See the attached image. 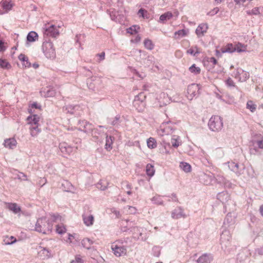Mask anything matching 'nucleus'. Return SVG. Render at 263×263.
Instances as JSON below:
<instances>
[{"instance_id":"obj_9","label":"nucleus","mask_w":263,"mask_h":263,"mask_svg":"<svg viewBox=\"0 0 263 263\" xmlns=\"http://www.w3.org/2000/svg\"><path fill=\"white\" fill-rule=\"evenodd\" d=\"M143 230L139 227H135L130 229V232L133 233V237L136 240H145L146 239L145 235L142 233Z\"/></svg>"},{"instance_id":"obj_18","label":"nucleus","mask_w":263,"mask_h":263,"mask_svg":"<svg viewBox=\"0 0 263 263\" xmlns=\"http://www.w3.org/2000/svg\"><path fill=\"white\" fill-rule=\"evenodd\" d=\"M59 148L63 154L69 155L73 151V148L66 143H60Z\"/></svg>"},{"instance_id":"obj_43","label":"nucleus","mask_w":263,"mask_h":263,"mask_svg":"<svg viewBox=\"0 0 263 263\" xmlns=\"http://www.w3.org/2000/svg\"><path fill=\"white\" fill-rule=\"evenodd\" d=\"M152 201L154 203L158 205L163 204V200H162L161 196L159 195L155 196L152 198Z\"/></svg>"},{"instance_id":"obj_11","label":"nucleus","mask_w":263,"mask_h":263,"mask_svg":"<svg viewBox=\"0 0 263 263\" xmlns=\"http://www.w3.org/2000/svg\"><path fill=\"white\" fill-rule=\"evenodd\" d=\"M37 254L39 257L42 259H46L52 257L51 250L42 246L39 247Z\"/></svg>"},{"instance_id":"obj_28","label":"nucleus","mask_w":263,"mask_h":263,"mask_svg":"<svg viewBox=\"0 0 263 263\" xmlns=\"http://www.w3.org/2000/svg\"><path fill=\"white\" fill-rule=\"evenodd\" d=\"M171 143L173 147H178L181 144V140L178 136L173 135L172 137Z\"/></svg>"},{"instance_id":"obj_7","label":"nucleus","mask_w":263,"mask_h":263,"mask_svg":"<svg viewBox=\"0 0 263 263\" xmlns=\"http://www.w3.org/2000/svg\"><path fill=\"white\" fill-rule=\"evenodd\" d=\"M200 87L198 84H192L190 85L187 89V98L189 100H192L193 98L198 95Z\"/></svg>"},{"instance_id":"obj_24","label":"nucleus","mask_w":263,"mask_h":263,"mask_svg":"<svg viewBox=\"0 0 263 263\" xmlns=\"http://www.w3.org/2000/svg\"><path fill=\"white\" fill-rule=\"evenodd\" d=\"M40 117L37 115H33V116H29L27 117V120L28 123L30 126L39 124Z\"/></svg>"},{"instance_id":"obj_20","label":"nucleus","mask_w":263,"mask_h":263,"mask_svg":"<svg viewBox=\"0 0 263 263\" xmlns=\"http://www.w3.org/2000/svg\"><path fill=\"white\" fill-rule=\"evenodd\" d=\"M213 260V257L210 254H204L198 259V263H210Z\"/></svg>"},{"instance_id":"obj_35","label":"nucleus","mask_w":263,"mask_h":263,"mask_svg":"<svg viewBox=\"0 0 263 263\" xmlns=\"http://www.w3.org/2000/svg\"><path fill=\"white\" fill-rule=\"evenodd\" d=\"M147 145L148 148L153 149L157 147V142L153 138H149L147 139Z\"/></svg>"},{"instance_id":"obj_38","label":"nucleus","mask_w":263,"mask_h":263,"mask_svg":"<svg viewBox=\"0 0 263 263\" xmlns=\"http://www.w3.org/2000/svg\"><path fill=\"white\" fill-rule=\"evenodd\" d=\"M189 71L194 74H198L200 73L201 69L199 67H197L196 64H194L189 68Z\"/></svg>"},{"instance_id":"obj_48","label":"nucleus","mask_w":263,"mask_h":263,"mask_svg":"<svg viewBox=\"0 0 263 263\" xmlns=\"http://www.w3.org/2000/svg\"><path fill=\"white\" fill-rule=\"evenodd\" d=\"M56 232L60 234H62L66 232V228L64 226L57 225L56 228Z\"/></svg>"},{"instance_id":"obj_13","label":"nucleus","mask_w":263,"mask_h":263,"mask_svg":"<svg viewBox=\"0 0 263 263\" xmlns=\"http://www.w3.org/2000/svg\"><path fill=\"white\" fill-rule=\"evenodd\" d=\"M145 99H146V96L144 92H141L139 93L138 95H137L135 97V99L133 101L134 106L135 107H137V103H138V101H140V103L141 104V107H140V108H139V110H143V109L144 107V105H145L144 101H145Z\"/></svg>"},{"instance_id":"obj_63","label":"nucleus","mask_w":263,"mask_h":263,"mask_svg":"<svg viewBox=\"0 0 263 263\" xmlns=\"http://www.w3.org/2000/svg\"><path fill=\"white\" fill-rule=\"evenodd\" d=\"M97 56H98L100 58V61H102L105 58V52H102L100 53H98L97 54Z\"/></svg>"},{"instance_id":"obj_40","label":"nucleus","mask_w":263,"mask_h":263,"mask_svg":"<svg viewBox=\"0 0 263 263\" xmlns=\"http://www.w3.org/2000/svg\"><path fill=\"white\" fill-rule=\"evenodd\" d=\"M194 48L196 49L195 51L193 48H191L187 50V53L193 55L194 57H197L198 54L200 53V51L196 46L194 47Z\"/></svg>"},{"instance_id":"obj_12","label":"nucleus","mask_w":263,"mask_h":263,"mask_svg":"<svg viewBox=\"0 0 263 263\" xmlns=\"http://www.w3.org/2000/svg\"><path fill=\"white\" fill-rule=\"evenodd\" d=\"M171 217L173 219H178L185 218L186 215L184 212V209L181 206H177L172 212Z\"/></svg>"},{"instance_id":"obj_31","label":"nucleus","mask_w":263,"mask_h":263,"mask_svg":"<svg viewBox=\"0 0 263 263\" xmlns=\"http://www.w3.org/2000/svg\"><path fill=\"white\" fill-rule=\"evenodd\" d=\"M38 37V34L34 31L30 32L27 36V40L29 42H33L36 41Z\"/></svg>"},{"instance_id":"obj_47","label":"nucleus","mask_w":263,"mask_h":263,"mask_svg":"<svg viewBox=\"0 0 263 263\" xmlns=\"http://www.w3.org/2000/svg\"><path fill=\"white\" fill-rule=\"evenodd\" d=\"M139 27L136 25L133 26L127 29V32L132 34H135L138 32L137 29H139Z\"/></svg>"},{"instance_id":"obj_42","label":"nucleus","mask_w":263,"mask_h":263,"mask_svg":"<svg viewBox=\"0 0 263 263\" xmlns=\"http://www.w3.org/2000/svg\"><path fill=\"white\" fill-rule=\"evenodd\" d=\"M144 45L145 47L148 50H152L154 48V45L152 41L149 39H145L144 41Z\"/></svg>"},{"instance_id":"obj_58","label":"nucleus","mask_w":263,"mask_h":263,"mask_svg":"<svg viewBox=\"0 0 263 263\" xmlns=\"http://www.w3.org/2000/svg\"><path fill=\"white\" fill-rule=\"evenodd\" d=\"M18 59L20 61L24 62H25L28 59V58L25 54H20V55L18 56Z\"/></svg>"},{"instance_id":"obj_29","label":"nucleus","mask_w":263,"mask_h":263,"mask_svg":"<svg viewBox=\"0 0 263 263\" xmlns=\"http://www.w3.org/2000/svg\"><path fill=\"white\" fill-rule=\"evenodd\" d=\"M81 243L84 248L89 250L91 249V246L93 244V241L88 238H85L82 240Z\"/></svg>"},{"instance_id":"obj_1","label":"nucleus","mask_w":263,"mask_h":263,"mask_svg":"<svg viewBox=\"0 0 263 263\" xmlns=\"http://www.w3.org/2000/svg\"><path fill=\"white\" fill-rule=\"evenodd\" d=\"M52 229V221L46 217L39 218L35 224V231L47 234L50 233Z\"/></svg>"},{"instance_id":"obj_19","label":"nucleus","mask_w":263,"mask_h":263,"mask_svg":"<svg viewBox=\"0 0 263 263\" xmlns=\"http://www.w3.org/2000/svg\"><path fill=\"white\" fill-rule=\"evenodd\" d=\"M79 108V106L72 105H67L63 107V111L66 114H74L77 110Z\"/></svg>"},{"instance_id":"obj_46","label":"nucleus","mask_w":263,"mask_h":263,"mask_svg":"<svg viewBox=\"0 0 263 263\" xmlns=\"http://www.w3.org/2000/svg\"><path fill=\"white\" fill-rule=\"evenodd\" d=\"M62 185L64 187L65 191L67 192L70 191L73 187L71 183L68 181H64V182L62 183Z\"/></svg>"},{"instance_id":"obj_56","label":"nucleus","mask_w":263,"mask_h":263,"mask_svg":"<svg viewBox=\"0 0 263 263\" xmlns=\"http://www.w3.org/2000/svg\"><path fill=\"white\" fill-rule=\"evenodd\" d=\"M6 49L5 46V42L3 40L0 39V52H4Z\"/></svg>"},{"instance_id":"obj_17","label":"nucleus","mask_w":263,"mask_h":263,"mask_svg":"<svg viewBox=\"0 0 263 263\" xmlns=\"http://www.w3.org/2000/svg\"><path fill=\"white\" fill-rule=\"evenodd\" d=\"M208 29V25L207 24L202 23L200 24L196 29V33L198 37L203 36L204 33L206 32Z\"/></svg>"},{"instance_id":"obj_10","label":"nucleus","mask_w":263,"mask_h":263,"mask_svg":"<svg viewBox=\"0 0 263 263\" xmlns=\"http://www.w3.org/2000/svg\"><path fill=\"white\" fill-rule=\"evenodd\" d=\"M228 167L237 176L243 174V172H242V170H245V166L243 165L240 166L237 163H235L234 162H229Z\"/></svg>"},{"instance_id":"obj_55","label":"nucleus","mask_w":263,"mask_h":263,"mask_svg":"<svg viewBox=\"0 0 263 263\" xmlns=\"http://www.w3.org/2000/svg\"><path fill=\"white\" fill-rule=\"evenodd\" d=\"M226 84L229 87H235V83L234 81L230 78H228L226 81Z\"/></svg>"},{"instance_id":"obj_59","label":"nucleus","mask_w":263,"mask_h":263,"mask_svg":"<svg viewBox=\"0 0 263 263\" xmlns=\"http://www.w3.org/2000/svg\"><path fill=\"white\" fill-rule=\"evenodd\" d=\"M252 15H258L260 14L259 9L258 7H255L251 10Z\"/></svg>"},{"instance_id":"obj_25","label":"nucleus","mask_w":263,"mask_h":263,"mask_svg":"<svg viewBox=\"0 0 263 263\" xmlns=\"http://www.w3.org/2000/svg\"><path fill=\"white\" fill-rule=\"evenodd\" d=\"M83 220L84 224L87 226H90L93 224L94 221V217L92 215H83Z\"/></svg>"},{"instance_id":"obj_15","label":"nucleus","mask_w":263,"mask_h":263,"mask_svg":"<svg viewBox=\"0 0 263 263\" xmlns=\"http://www.w3.org/2000/svg\"><path fill=\"white\" fill-rule=\"evenodd\" d=\"M44 34L55 37L59 34V32L54 25H51L49 27L46 28Z\"/></svg>"},{"instance_id":"obj_37","label":"nucleus","mask_w":263,"mask_h":263,"mask_svg":"<svg viewBox=\"0 0 263 263\" xmlns=\"http://www.w3.org/2000/svg\"><path fill=\"white\" fill-rule=\"evenodd\" d=\"M108 183L105 181L101 180L97 184L98 189H100L102 191H104L107 189Z\"/></svg>"},{"instance_id":"obj_54","label":"nucleus","mask_w":263,"mask_h":263,"mask_svg":"<svg viewBox=\"0 0 263 263\" xmlns=\"http://www.w3.org/2000/svg\"><path fill=\"white\" fill-rule=\"evenodd\" d=\"M9 239H10L11 241L4 239V241L5 242V245H11L16 241V239L13 236H11Z\"/></svg>"},{"instance_id":"obj_8","label":"nucleus","mask_w":263,"mask_h":263,"mask_svg":"<svg viewBox=\"0 0 263 263\" xmlns=\"http://www.w3.org/2000/svg\"><path fill=\"white\" fill-rule=\"evenodd\" d=\"M169 122H170V121L163 123L161 125L160 129L159 130L160 135L163 136L164 135H170L172 134L174 131L175 128L173 126L168 125Z\"/></svg>"},{"instance_id":"obj_14","label":"nucleus","mask_w":263,"mask_h":263,"mask_svg":"<svg viewBox=\"0 0 263 263\" xmlns=\"http://www.w3.org/2000/svg\"><path fill=\"white\" fill-rule=\"evenodd\" d=\"M0 6L5 10V12H8L12 9L13 4L11 0H2L0 3ZM4 14V12L0 10V14Z\"/></svg>"},{"instance_id":"obj_32","label":"nucleus","mask_w":263,"mask_h":263,"mask_svg":"<svg viewBox=\"0 0 263 263\" xmlns=\"http://www.w3.org/2000/svg\"><path fill=\"white\" fill-rule=\"evenodd\" d=\"M39 124H35L30 126V134L32 136H35L39 133L41 132L40 129L38 127Z\"/></svg>"},{"instance_id":"obj_52","label":"nucleus","mask_w":263,"mask_h":263,"mask_svg":"<svg viewBox=\"0 0 263 263\" xmlns=\"http://www.w3.org/2000/svg\"><path fill=\"white\" fill-rule=\"evenodd\" d=\"M254 142L257 144L259 148H263V136H261L260 139L254 140Z\"/></svg>"},{"instance_id":"obj_39","label":"nucleus","mask_w":263,"mask_h":263,"mask_svg":"<svg viewBox=\"0 0 263 263\" xmlns=\"http://www.w3.org/2000/svg\"><path fill=\"white\" fill-rule=\"evenodd\" d=\"M0 66L2 68L9 69L11 67L10 63L7 62L6 60L0 59Z\"/></svg>"},{"instance_id":"obj_50","label":"nucleus","mask_w":263,"mask_h":263,"mask_svg":"<svg viewBox=\"0 0 263 263\" xmlns=\"http://www.w3.org/2000/svg\"><path fill=\"white\" fill-rule=\"evenodd\" d=\"M242 172H243V174L245 173V172H246L247 173L248 176L249 177H253V171L251 167H245V170H242Z\"/></svg>"},{"instance_id":"obj_30","label":"nucleus","mask_w":263,"mask_h":263,"mask_svg":"<svg viewBox=\"0 0 263 263\" xmlns=\"http://www.w3.org/2000/svg\"><path fill=\"white\" fill-rule=\"evenodd\" d=\"M234 51H235V47L231 43L228 44L226 46L221 48V52L222 53H232Z\"/></svg>"},{"instance_id":"obj_51","label":"nucleus","mask_w":263,"mask_h":263,"mask_svg":"<svg viewBox=\"0 0 263 263\" xmlns=\"http://www.w3.org/2000/svg\"><path fill=\"white\" fill-rule=\"evenodd\" d=\"M56 92L53 88L48 89L46 91L47 97H52L55 96Z\"/></svg>"},{"instance_id":"obj_2","label":"nucleus","mask_w":263,"mask_h":263,"mask_svg":"<svg viewBox=\"0 0 263 263\" xmlns=\"http://www.w3.org/2000/svg\"><path fill=\"white\" fill-rule=\"evenodd\" d=\"M208 126L213 132H219L223 127L222 119L218 116H212L209 121Z\"/></svg>"},{"instance_id":"obj_64","label":"nucleus","mask_w":263,"mask_h":263,"mask_svg":"<svg viewBox=\"0 0 263 263\" xmlns=\"http://www.w3.org/2000/svg\"><path fill=\"white\" fill-rule=\"evenodd\" d=\"M256 252L260 255H263V247L258 248L256 250Z\"/></svg>"},{"instance_id":"obj_34","label":"nucleus","mask_w":263,"mask_h":263,"mask_svg":"<svg viewBox=\"0 0 263 263\" xmlns=\"http://www.w3.org/2000/svg\"><path fill=\"white\" fill-rule=\"evenodd\" d=\"M173 17V14L172 12H167L162 14L160 15L159 20L161 22H163L165 21L170 20Z\"/></svg>"},{"instance_id":"obj_26","label":"nucleus","mask_w":263,"mask_h":263,"mask_svg":"<svg viewBox=\"0 0 263 263\" xmlns=\"http://www.w3.org/2000/svg\"><path fill=\"white\" fill-rule=\"evenodd\" d=\"M7 208L14 214H17L21 211V208L15 203H9Z\"/></svg>"},{"instance_id":"obj_44","label":"nucleus","mask_w":263,"mask_h":263,"mask_svg":"<svg viewBox=\"0 0 263 263\" xmlns=\"http://www.w3.org/2000/svg\"><path fill=\"white\" fill-rule=\"evenodd\" d=\"M256 105L254 104L252 101H248L247 103V108L249 109L252 112L256 110Z\"/></svg>"},{"instance_id":"obj_36","label":"nucleus","mask_w":263,"mask_h":263,"mask_svg":"<svg viewBox=\"0 0 263 263\" xmlns=\"http://www.w3.org/2000/svg\"><path fill=\"white\" fill-rule=\"evenodd\" d=\"M146 174L149 176H153L155 173L154 166L151 164H147L146 167Z\"/></svg>"},{"instance_id":"obj_62","label":"nucleus","mask_w":263,"mask_h":263,"mask_svg":"<svg viewBox=\"0 0 263 263\" xmlns=\"http://www.w3.org/2000/svg\"><path fill=\"white\" fill-rule=\"evenodd\" d=\"M30 106L32 108H34L35 109H40L41 108V105H39L36 102H33L32 104H31Z\"/></svg>"},{"instance_id":"obj_3","label":"nucleus","mask_w":263,"mask_h":263,"mask_svg":"<svg viewBox=\"0 0 263 263\" xmlns=\"http://www.w3.org/2000/svg\"><path fill=\"white\" fill-rule=\"evenodd\" d=\"M42 50L47 58H53L55 56V49L53 43L50 41H44L42 45Z\"/></svg>"},{"instance_id":"obj_61","label":"nucleus","mask_w":263,"mask_h":263,"mask_svg":"<svg viewBox=\"0 0 263 263\" xmlns=\"http://www.w3.org/2000/svg\"><path fill=\"white\" fill-rule=\"evenodd\" d=\"M18 179L23 180H27V176L26 175H25L23 173H21L20 175H18Z\"/></svg>"},{"instance_id":"obj_53","label":"nucleus","mask_w":263,"mask_h":263,"mask_svg":"<svg viewBox=\"0 0 263 263\" xmlns=\"http://www.w3.org/2000/svg\"><path fill=\"white\" fill-rule=\"evenodd\" d=\"M83 260L80 255H77L75 256V259L72 260L70 263H83Z\"/></svg>"},{"instance_id":"obj_21","label":"nucleus","mask_w":263,"mask_h":263,"mask_svg":"<svg viewBox=\"0 0 263 263\" xmlns=\"http://www.w3.org/2000/svg\"><path fill=\"white\" fill-rule=\"evenodd\" d=\"M138 52L140 53V57L141 60V62H143L144 64L148 65L149 62L148 61H151L150 59L152 58L151 57L147 55V53L145 51H142L141 50H138Z\"/></svg>"},{"instance_id":"obj_4","label":"nucleus","mask_w":263,"mask_h":263,"mask_svg":"<svg viewBox=\"0 0 263 263\" xmlns=\"http://www.w3.org/2000/svg\"><path fill=\"white\" fill-rule=\"evenodd\" d=\"M232 76L239 82H246L249 79L250 74L246 71L243 70L241 68H237L232 74Z\"/></svg>"},{"instance_id":"obj_23","label":"nucleus","mask_w":263,"mask_h":263,"mask_svg":"<svg viewBox=\"0 0 263 263\" xmlns=\"http://www.w3.org/2000/svg\"><path fill=\"white\" fill-rule=\"evenodd\" d=\"M235 223V216L232 215V213L229 212L226 216L224 221L223 224L224 226H230Z\"/></svg>"},{"instance_id":"obj_60","label":"nucleus","mask_w":263,"mask_h":263,"mask_svg":"<svg viewBox=\"0 0 263 263\" xmlns=\"http://www.w3.org/2000/svg\"><path fill=\"white\" fill-rule=\"evenodd\" d=\"M219 11V8L217 7L215 8L211 11H210L208 14L211 15H214L217 14Z\"/></svg>"},{"instance_id":"obj_57","label":"nucleus","mask_w":263,"mask_h":263,"mask_svg":"<svg viewBox=\"0 0 263 263\" xmlns=\"http://www.w3.org/2000/svg\"><path fill=\"white\" fill-rule=\"evenodd\" d=\"M170 198L171 199H168V201H174V202H179L177 195L175 193H173L171 194V196H170Z\"/></svg>"},{"instance_id":"obj_45","label":"nucleus","mask_w":263,"mask_h":263,"mask_svg":"<svg viewBox=\"0 0 263 263\" xmlns=\"http://www.w3.org/2000/svg\"><path fill=\"white\" fill-rule=\"evenodd\" d=\"M120 118V116H117L114 119H108V123L112 125H118L119 123Z\"/></svg>"},{"instance_id":"obj_22","label":"nucleus","mask_w":263,"mask_h":263,"mask_svg":"<svg viewBox=\"0 0 263 263\" xmlns=\"http://www.w3.org/2000/svg\"><path fill=\"white\" fill-rule=\"evenodd\" d=\"M16 141L14 138H10L4 141V146L10 149L14 148L16 145Z\"/></svg>"},{"instance_id":"obj_33","label":"nucleus","mask_w":263,"mask_h":263,"mask_svg":"<svg viewBox=\"0 0 263 263\" xmlns=\"http://www.w3.org/2000/svg\"><path fill=\"white\" fill-rule=\"evenodd\" d=\"M180 167L185 172L189 173L191 171V166L188 163L181 162L179 165Z\"/></svg>"},{"instance_id":"obj_6","label":"nucleus","mask_w":263,"mask_h":263,"mask_svg":"<svg viewBox=\"0 0 263 263\" xmlns=\"http://www.w3.org/2000/svg\"><path fill=\"white\" fill-rule=\"evenodd\" d=\"M80 126L83 127V130L86 133H91L92 135L96 136V134L98 133V129L94 128L92 124L87 122L85 120L79 121Z\"/></svg>"},{"instance_id":"obj_41","label":"nucleus","mask_w":263,"mask_h":263,"mask_svg":"<svg viewBox=\"0 0 263 263\" xmlns=\"http://www.w3.org/2000/svg\"><path fill=\"white\" fill-rule=\"evenodd\" d=\"M174 35L176 38L178 39L185 36L187 35V32L184 29H181L176 31Z\"/></svg>"},{"instance_id":"obj_16","label":"nucleus","mask_w":263,"mask_h":263,"mask_svg":"<svg viewBox=\"0 0 263 263\" xmlns=\"http://www.w3.org/2000/svg\"><path fill=\"white\" fill-rule=\"evenodd\" d=\"M111 249L114 251V254L117 257L125 254L126 252V249L123 246L119 247L117 245H112Z\"/></svg>"},{"instance_id":"obj_27","label":"nucleus","mask_w":263,"mask_h":263,"mask_svg":"<svg viewBox=\"0 0 263 263\" xmlns=\"http://www.w3.org/2000/svg\"><path fill=\"white\" fill-rule=\"evenodd\" d=\"M114 139V137L112 136H106V143L105 145V148L106 149V151H110L112 149V144Z\"/></svg>"},{"instance_id":"obj_5","label":"nucleus","mask_w":263,"mask_h":263,"mask_svg":"<svg viewBox=\"0 0 263 263\" xmlns=\"http://www.w3.org/2000/svg\"><path fill=\"white\" fill-rule=\"evenodd\" d=\"M217 198L223 204L226 210L227 208H229L230 204L234 205L233 201L230 199V195L227 192L219 193L217 195Z\"/></svg>"},{"instance_id":"obj_49","label":"nucleus","mask_w":263,"mask_h":263,"mask_svg":"<svg viewBox=\"0 0 263 263\" xmlns=\"http://www.w3.org/2000/svg\"><path fill=\"white\" fill-rule=\"evenodd\" d=\"M246 46H245L240 43H239L237 45V47H235V51H237L238 52H243V51H246Z\"/></svg>"}]
</instances>
